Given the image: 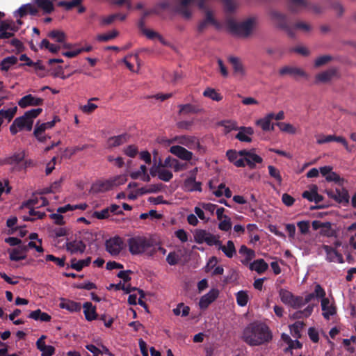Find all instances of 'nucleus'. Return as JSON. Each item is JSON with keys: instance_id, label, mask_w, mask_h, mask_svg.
I'll use <instances>...</instances> for the list:
<instances>
[{"instance_id": "f257e3e1", "label": "nucleus", "mask_w": 356, "mask_h": 356, "mask_svg": "<svg viewBox=\"0 0 356 356\" xmlns=\"http://www.w3.org/2000/svg\"><path fill=\"white\" fill-rule=\"evenodd\" d=\"M242 339L250 346H259L270 341L272 334L266 325L254 322L244 328Z\"/></svg>"}, {"instance_id": "f03ea898", "label": "nucleus", "mask_w": 356, "mask_h": 356, "mask_svg": "<svg viewBox=\"0 0 356 356\" xmlns=\"http://www.w3.org/2000/svg\"><path fill=\"white\" fill-rule=\"evenodd\" d=\"M257 25V20L255 17H249L242 22L229 19L226 22V29L232 34L246 38L252 33Z\"/></svg>"}, {"instance_id": "7ed1b4c3", "label": "nucleus", "mask_w": 356, "mask_h": 356, "mask_svg": "<svg viewBox=\"0 0 356 356\" xmlns=\"http://www.w3.org/2000/svg\"><path fill=\"white\" fill-rule=\"evenodd\" d=\"M48 204L47 200L42 196L33 197L26 202H24L21 209L25 212H27V215L23 216L24 220H34L38 218H41L44 215L43 211L38 210L40 207L46 206Z\"/></svg>"}, {"instance_id": "20e7f679", "label": "nucleus", "mask_w": 356, "mask_h": 356, "mask_svg": "<svg viewBox=\"0 0 356 356\" xmlns=\"http://www.w3.org/2000/svg\"><path fill=\"white\" fill-rule=\"evenodd\" d=\"M42 108H35L26 111L24 115L17 118L10 127V131L13 135L17 132L26 129L31 130L33 119L35 118L41 112Z\"/></svg>"}, {"instance_id": "39448f33", "label": "nucleus", "mask_w": 356, "mask_h": 356, "mask_svg": "<svg viewBox=\"0 0 356 356\" xmlns=\"http://www.w3.org/2000/svg\"><path fill=\"white\" fill-rule=\"evenodd\" d=\"M197 6L199 8L202 10L204 14L203 19L201 20L197 25L198 31H203L209 26H213L216 28L219 29L220 24L215 18L213 11L209 6L204 4L202 1H197Z\"/></svg>"}, {"instance_id": "423d86ee", "label": "nucleus", "mask_w": 356, "mask_h": 356, "mask_svg": "<svg viewBox=\"0 0 356 356\" xmlns=\"http://www.w3.org/2000/svg\"><path fill=\"white\" fill-rule=\"evenodd\" d=\"M129 250L131 254H141L150 247L149 240L144 236H134L127 241Z\"/></svg>"}, {"instance_id": "0eeeda50", "label": "nucleus", "mask_w": 356, "mask_h": 356, "mask_svg": "<svg viewBox=\"0 0 356 356\" xmlns=\"http://www.w3.org/2000/svg\"><path fill=\"white\" fill-rule=\"evenodd\" d=\"M278 294L281 302L286 306L293 309H299L302 307L303 298L294 296L292 292L286 289H280Z\"/></svg>"}, {"instance_id": "6e6552de", "label": "nucleus", "mask_w": 356, "mask_h": 356, "mask_svg": "<svg viewBox=\"0 0 356 356\" xmlns=\"http://www.w3.org/2000/svg\"><path fill=\"white\" fill-rule=\"evenodd\" d=\"M106 251L112 256H117L124 249L125 244L122 238L115 236L106 241Z\"/></svg>"}, {"instance_id": "1a4fd4ad", "label": "nucleus", "mask_w": 356, "mask_h": 356, "mask_svg": "<svg viewBox=\"0 0 356 356\" xmlns=\"http://www.w3.org/2000/svg\"><path fill=\"white\" fill-rule=\"evenodd\" d=\"M150 175L152 177L157 176L158 178L163 181H169L173 177V174L168 168L161 165V161L157 165H154L150 168Z\"/></svg>"}, {"instance_id": "9d476101", "label": "nucleus", "mask_w": 356, "mask_h": 356, "mask_svg": "<svg viewBox=\"0 0 356 356\" xmlns=\"http://www.w3.org/2000/svg\"><path fill=\"white\" fill-rule=\"evenodd\" d=\"M194 238L197 243H205L210 246H216L218 240V237L203 229L196 230L194 233Z\"/></svg>"}, {"instance_id": "9b49d317", "label": "nucleus", "mask_w": 356, "mask_h": 356, "mask_svg": "<svg viewBox=\"0 0 356 356\" xmlns=\"http://www.w3.org/2000/svg\"><path fill=\"white\" fill-rule=\"evenodd\" d=\"M197 168H195L188 172V177L184 183V189L187 191H201V184L196 181Z\"/></svg>"}, {"instance_id": "f8f14e48", "label": "nucleus", "mask_w": 356, "mask_h": 356, "mask_svg": "<svg viewBox=\"0 0 356 356\" xmlns=\"http://www.w3.org/2000/svg\"><path fill=\"white\" fill-rule=\"evenodd\" d=\"M321 306L322 315L327 320H329L337 313V309L332 298H327L323 300H321Z\"/></svg>"}, {"instance_id": "ddd939ff", "label": "nucleus", "mask_w": 356, "mask_h": 356, "mask_svg": "<svg viewBox=\"0 0 356 356\" xmlns=\"http://www.w3.org/2000/svg\"><path fill=\"white\" fill-rule=\"evenodd\" d=\"M320 172L323 176L327 181H334L343 185L344 179L341 178L340 176L332 170V167L330 165H325L320 168Z\"/></svg>"}, {"instance_id": "4468645a", "label": "nucleus", "mask_w": 356, "mask_h": 356, "mask_svg": "<svg viewBox=\"0 0 356 356\" xmlns=\"http://www.w3.org/2000/svg\"><path fill=\"white\" fill-rule=\"evenodd\" d=\"M140 32L149 40L152 41L159 40L161 44L164 45H168L169 43L161 36V35L157 31L145 27L143 24H140Z\"/></svg>"}, {"instance_id": "2eb2a0df", "label": "nucleus", "mask_w": 356, "mask_h": 356, "mask_svg": "<svg viewBox=\"0 0 356 356\" xmlns=\"http://www.w3.org/2000/svg\"><path fill=\"white\" fill-rule=\"evenodd\" d=\"M321 249L324 250L326 254V260L330 262L343 263V259L342 254H339L335 248L327 245H323Z\"/></svg>"}, {"instance_id": "dca6fc26", "label": "nucleus", "mask_w": 356, "mask_h": 356, "mask_svg": "<svg viewBox=\"0 0 356 356\" xmlns=\"http://www.w3.org/2000/svg\"><path fill=\"white\" fill-rule=\"evenodd\" d=\"M17 28L12 22H0V38H9L14 35Z\"/></svg>"}, {"instance_id": "f3484780", "label": "nucleus", "mask_w": 356, "mask_h": 356, "mask_svg": "<svg viewBox=\"0 0 356 356\" xmlns=\"http://www.w3.org/2000/svg\"><path fill=\"white\" fill-rule=\"evenodd\" d=\"M241 154H243V161L250 168H253L257 163H261L263 161L262 158L255 154L254 151L242 150Z\"/></svg>"}, {"instance_id": "a211bd4d", "label": "nucleus", "mask_w": 356, "mask_h": 356, "mask_svg": "<svg viewBox=\"0 0 356 356\" xmlns=\"http://www.w3.org/2000/svg\"><path fill=\"white\" fill-rule=\"evenodd\" d=\"M219 291L216 289H211L207 294L201 297L199 306L201 309H206L212 303L218 296Z\"/></svg>"}, {"instance_id": "6ab92c4d", "label": "nucleus", "mask_w": 356, "mask_h": 356, "mask_svg": "<svg viewBox=\"0 0 356 356\" xmlns=\"http://www.w3.org/2000/svg\"><path fill=\"white\" fill-rule=\"evenodd\" d=\"M179 143L192 149L202 152L204 151V147L200 144L197 138L193 136H183L179 138Z\"/></svg>"}, {"instance_id": "aec40b11", "label": "nucleus", "mask_w": 356, "mask_h": 356, "mask_svg": "<svg viewBox=\"0 0 356 356\" xmlns=\"http://www.w3.org/2000/svg\"><path fill=\"white\" fill-rule=\"evenodd\" d=\"M170 152L180 159L190 161L193 158V153L179 145H173L170 148Z\"/></svg>"}, {"instance_id": "412c9836", "label": "nucleus", "mask_w": 356, "mask_h": 356, "mask_svg": "<svg viewBox=\"0 0 356 356\" xmlns=\"http://www.w3.org/2000/svg\"><path fill=\"white\" fill-rule=\"evenodd\" d=\"M43 99L42 98L33 96L32 95H27L19 100L18 105L24 108L28 106H39L41 105Z\"/></svg>"}, {"instance_id": "4be33fe9", "label": "nucleus", "mask_w": 356, "mask_h": 356, "mask_svg": "<svg viewBox=\"0 0 356 356\" xmlns=\"http://www.w3.org/2000/svg\"><path fill=\"white\" fill-rule=\"evenodd\" d=\"M337 70L334 67L330 68L317 74L315 76L316 83H327L337 76Z\"/></svg>"}, {"instance_id": "5701e85b", "label": "nucleus", "mask_w": 356, "mask_h": 356, "mask_svg": "<svg viewBox=\"0 0 356 356\" xmlns=\"http://www.w3.org/2000/svg\"><path fill=\"white\" fill-rule=\"evenodd\" d=\"M274 118V113H269L264 116L262 118L256 121V124L261 128L264 131H273L274 129V124L271 121Z\"/></svg>"}, {"instance_id": "b1692460", "label": "nucleus", "mask_w": 356, "mask_h": 356, "mask_svg": "<svg viewBox=\"0 0 356 356\" xmlns=\"http://www.w3.org/2000/svg\"><path fill=\"white\" fill-rule=\"evenodd\" d=\"M150 172L148 173L147 168L145 165H141L138 170L133 171L130 174L132 179H138L145 182H149L150 181Z\"/></svg>"}, {"instance_id": "393cba45", "label": "nucleus", "mask_w": 356, "mask_h": 356, "mask_svg": "<svg viewBox=\"0 0 356 356\" xmlns=\"http://www.w3.org/2000/svg\"><path fill=\"white\" fill-rule=\"evenodd\" d=\"M46 336L42 335L36 341L37 348L41 352L42 356H51L54 353V348L45 344Z\"/></svg>"}, {"instance_id": "a878e982", "label": "nucleus", "mask_w": 356, "mask_h": 356, "mask_svg": "<svg viewBox=\"0 0 356 356\" xmlns=\"http://www.w3.org/2000/svg\"><path fill=\"white\" fill-rule=\"evenodd\" d=\"M302 197L310 202L318 203L323 200V197L318 193V187L316 185H312L309 190L302 193Z\"/></svg>"}, {"instance_id": "bb28decb", "label": "nucleus", "mask_w": 356, "mask_h": 356, "mask_svg": "<svg viewBox=\"0 0 356 356\" xmlns=\"http://www.w3.org/2000/svg\"><path fill=\"white\" fill-rule=\"evenodd\" d=\"M216 247L222 251L228 258H232L236 254V249L234 243L232 241H228L225 245H222L221 242L218 240Z\"/></svg>"}, {"instance_id": "cd10ccee", "label": "nucleus", "mask_w": 356, "mask_h": 356, "mask_svg": "<svg viewBox=\"0 0 356 356\" xmlns=\"http://www.w3.org/2000/svg\"><path fill=\"white\" fill-rule=\"evenodd\" d=\"M209 186L212 193L216 197H221L223 195L227 197H230L232 196L231 191L228 188H226L223 184H220L218 187H216L213 185V181H210Z\"/></svg>"}, {"instance_id": "c85d7f7f", "label": "nucleus", "mask_w": 356, "mask_h": 356, "mask_svg": "<svg viewBox=\"0 0 356 356\" xmlns=\"http://www.w3.org/2000/svg\"><path fill=\"white\" fill-rule=\"evenodd\" d=\"M228 60L232 66L234 73L236 76L243 77L245 75V67L238 58L230 56Z\"/></svg>"}, {"instance_id": "c756f323", "label": "nucleus", "mask_w": 356, "mask_h": 356, "mask_svg": "<svg viewBox=\"0 0 356 356\" xmlns=\"http://www.w3.org/2000/svg\"><path fill=\"white\" fill-rule=\"evenodd\" d=\"M242 151L236 152L234 150H229L227 152V156L230 162L233 163L237 167L245 166V161H243V154H241Z\"/></svg>"}, {"instance_id": "7c9ffc66", "label": "nucleus", "mask_w": 356, "mask_h": 356, "mask_svg": "<svg viewBox=\"0 0 356 356\" xmlns=\"http://www.w3.org/2000/svg\"><path fill=\"white\" fill-rule=\"evenodd\" d=\"M113 181L111 178L106 180L98 181L92 186V190L95 193L107 191L113 187Z\"/></svg>"}, {"instance_id": "2f4dec72", "label": "nucleus", "mask_w": 356, "mask_h": 356, "mask_svg": "<svg viewBox=\"0 0 356 356\" xmlns=\"http://www.w3.org/2000/svg\"><path fill=\"white\" fill-rule=\"evenodd\" d=\"M66 248L72 254H79L84 252L86 245L81 241H73L66 243Z\"/></svg>"}, {"instance_id": "473e14b6", "label": "nucleus", "mask_w": 356, "mask_h": 356, "mask_svg": "<svg viewBox=\"0 0 356 356\" xmlns=\"http://www.w3.org/2000/svg\"><path fill=\"white\" fill-rule=\"evenodd\" d=\"M330 196L339 203L346 204L349 201L348 191L344 188L336 189L330 193Z\"/></svg>"}, {"instance_id": "72a5a7b5", "label": "nucleus", "mask_w": 356, "mask_h": 356, "mask_svg": "<svg viewBox=\"0 0 356 356\" xmlns=\"http://www.w3.org/2000/svg\"><path fill=\"white\" fill-rule=\"evenodd\" d=\"M238 252L243 257L241 262L244 265L248 266L250 263V261L255 257L254 251L248 248L245 245H241Z\"/></svg>"}, {"instance_id": "f704fd0d", "label": "nucleus", "mask_w": 356, "mask_h": 356, "mask_svg": "<svg viewBox=\"0 0 356 356\" xmlns=\"http://www.w3.org/2000/svg\"><path fill=\"white\" fill-rule=\"evenodd\" d=\"M38 13V10L31 3H27L22 6L18 10H17L14 13V15L15 17H21L24 15L29 13L31 15H35Z\"/></svg>"}, {"instance_id": "c9c22d12", "label": "nucleus", "mask_w": 356, "mask_h": 356, "mask_svg": "<svg viewBox=\"0 0 356 356\" xmlns=\"http://www.w3.org/2000/svg\"><path fill=\"white\" fill-rule=\"evenodd\" d=\"M59 307L62 309H67L70 312H78L81 309L80 303L63 298L60 300Z\"/></svg>"}, {"instance_id": "e433bc0d", "label": "nucleus", "mask_w": 356, "mask_h": 356, "mask_svg": "<svg viewBox=\"0 0 356 356\" xmlns=\"http://www.w3.org/2000/svg\"><path fill=\"white\" fill-rule=\"evenodd\" d=\"M251 270H254L259 274L264 273L268 268V264L262 259H257L248 265Z\"/></svg>"}, {"instance_id": "4c0bfd02", "label": "nucleus", "mask_w": 356, "mask_h": 356, "mask_svg": "<svg viewBox=\"0 0 356 356\" xmlns=\"http://www.w3.org/2000/svg\"><path fill=\"white\" fill-rule=\"evenodd\" d=\"M54 1L55 0H34L38 7L45 14H49L54 10Z\"/></svg>"}, {"instance_id": "58836bf2", "label": "nucleus", "mask_w": 356, "mask_h": 356, "mask_svg": "<svg viewBox=\"0 0 356 356\" xmlns=\"http://www.w3.org/2000/svg\"><path fill=\"white\" fill-rule=\"evenodd\" d=\"M253 133L254 131L252 127H241L236 138L243 142H250L252 140L250 136Z\"/></svg>"}, {"instance_id": "ea45409f", "label": "nucleus", "mask_w": 356, "mask_h": 356, "mask_svg": "<svg viewBox=\"0 0 356 356\" xmlns=\"http://www.w3.org/2000/svg\"><path fill=\"white\" fill-rule=\"evenodd\" d=\"M270 18L275 25L284 29L286 26V17L280 12L273 11L270 14Z\"/></svg>"}, {"instance_id": "a19ab883", "label": "nucleus", "mask_w": 356, "mask_h": 356, "mask_svg": "<svg viewBox=\"0 0 356 356\" xmlns=\"http://www.w3.org/2000/svg\"><path fill=\"white\" fill-rule=\"evenodd\" d=\"M127 142L126 135H120L114 137H111L107 140L106 147L112 149L118 147Z\"/></svg>"}, {"instance_id": "79ce46f5", "label": "nucleus", "mask_w": 356, "mask_h": 356, "mask_svg": "<svg viewBox=\"0 0 356 356\" xmlns=\"http://www.w3.org/2000/svg\"><path fill=\"white\" fill-rule=\"evenodd\" d=\"M47 36L60 44L64 43L67 40L65 33L61 30H53L48 33Z\"/></svg>"}, {"instance_id": "37998d69", "label": "nucleus", "mask_w": 356, "mask_h": 356, "mask_svg": "<svg viewBox=\"0 0 356 356\" xmlns=\"http://www.w3.org/2000/svg\"><path fill=\"white\" fill-rule=\"evenodd\" d=\"M83 308L85 317L88 321H92L96 318L97 314L95 307L93 306L91 302H87L84 303Z\"/></svg>"}, {"instance_id": "c03bdc74", "label": "nucleus", "mask_w": 356, "mask_h": 356, "mask_svg": "<svg viewBox=\"0 0 356 356\" xmlns=\"http://www.w3.org/2000/svg\"><path fill=\"white\" fill-rule=\"evenodd\" d=\"M26 248H14L8 250L9 258L12 261H20L26 258L25 254Z\"/></svg>"}, {"instance_id": "a18cd8bd", "label": "nucleus", "mask_w": 356, "mask_h": 356, "mask_svg": "<svg viewBox=\"0 0 356 356\" xmlns=\"http://www.w3.org/2000/svg\"><path fill=\"white\" fill-rule=\"evenodd\" d=\"M17 58L15 56H8L3 58L0 63L1 70L3 72L8 71L17 63Z\"/></svg>"}, {"instance_id": "49530a36", "label": "nucleus", "mask_w": 356, "mask_h": 356, "mask_svg": "<svg viewBox=\"0 0 356 356\" xmlns=\"http://www.w3.org/2000/svg\"><path fill=\"white\" fill-rule=\"evenodd\" d=\"M250 299L248 291L241 290L236 293V300L237 305L240 307H245L248 305Z\"/></svg>"}, {"instance_id": "de8ad7c7", "label": "nucleus", "mask_w": 356, "mask_h": 356, "mask_svg": "<svg viewBox=\"0 0 356 356\" xmlns=\"http://www.w3.org/2000/svg\"><path fill=\"white\" fill-rule=\"evenodd\" d=\"M29 318L35 321H41L42 322H49L51 321V317L47 313L42 312L40 309H36L31 312L29 316Z\"/></svg>"}, {"instance_id": "09e8293b", "label": "nucleus", "mask_w": 356, "mask_h": 356, "mask_svg": "<svg viewBox=\"0 0 356 356\" xmlns=\"http://www.w3.org/2000/svg\"><path fill=\"white\" fill-rule=\"evenodd\" d=\"M313 310L314 305H309L303 310H299L294 312L291 315V318L293 319L307 318L312 314Z\"/></svg>"}, {"instance_id": "8fccbe9b", "label": "nucleus", "mask_w": 356, "mask_h": 356, "mask_svg": "<svg viewBox=\"0 0 356 356\" xmlns=\"http://www.w3.org/2000/svg\"><path fill=\"white\" fill-rule=\"evenodd\" d=\"M280 73L281 74H296L301 76L307 77V74L301 69L297 68V67H284L280 70Z\"/></svg>"}, {"instance_id": "3c124183", "label": "nucleus", "mask_w": 356, "mask_h": 356, "mask_svg": "<svg viewBox=\"0 0 356 356\" xmlns=\"http://www.w3.org/2000/svg\"><path fill=\"white\" fill-rule=\"evenodd\" d=\"M203 95L213 101L220 102L222 99V96L216 90L211 88H207L203 92Z\"/></svg>"}, {"instance_id": "603ef678", "label": "nucleus", "mask_w": 356, "mask_h": 356, "mask_svg": "<svg viewBox=\"0 0 356 356\" xmlns=\"http://www.w3.org/2000/svg\"><path fill=\"white\" fill-rule=\"evenodd\" d=\"M276 125L282 132L294 135L298 132V129L293 124L288 122H277Z\"/></svg>"}, {"instance_id": "864d4df0", "label": "nucleus", "mask_w": 356, "mask_h": 356, "mask_svg": "<svg viewBox=\"0 0 356 356\" xmlns=\"http://www.w3.org/2000/svg\"><path fill=\"white\" fill-rule=\"evenodd\" d=\"M40 48L47 49L51 53L56 54L59 51L60 46L55 44L50 43L49 40L44 39L41 41L40 44Z\"/></svg>"}, {"instance_id": "5fc2aeb1", "label": "nucleus", "mask_w": 356, "mask_h": 356, "mask_svg": "<svg viewBox=\"0 0 356 356\" xmlns=\"http://www.w3.org/2000/svg\"><path fill=\"white\" fill-rule=\"evenodd\" d=\"M119 33L116 30H112L105 33L99 34L97 36V40L99 42H108L114 39L118 35Z\"/></svg>"}, {"instance_id": "6e6d98bb", "label": "nucleus", "mask_w": 356, "mask_h": 356, "mask_svg": "<svg viewBox=\"0 0 356 356\" xmlns=\"http://www.w3.org/2000/svg\"><path fill=\"white\" fill-rule=\"evenodd\" d=\"M172 312L175 316H187L189 314L190 308L184 303H179Z\"/></svg>"}, {"instance_id": "4d7b16f0", "label": "nucleus", "mask_w": 356, "mask_h": 356, "mask_svg": "<svg viewBox=\"0 0 356 356\" xmlns=\"http://www.w3.org/2000/svg\"><path fill=\"white\" fill-rule=\"evenodd\" d=\"M303 326V323L300 321L296 322L294 324L289 326L290 332L293 337L297 339L300 337V331Z\"/></svg>"}, {"instance_id": "13d9d810", "label": "nucleus", "mask_w": 356, "mask_h": 356, "mask_svg": "<svg viewBox=\"0 0 356 356\" xmlns=\"http://www.w3.org/2000/svg\"><path fill=\"white\" fill-rule=\"evenodd\" d=\"M320 234L327 237H332L335 235V231L332 228L329 222H325L320 231Z\"/></svg>"}, {"instance_id": "bf43d9fd", "label": "nucleus", "mask_w": 356, "mask_h": 356, "mask_svg": "<svg viewBox=\"0 0 356 356\" xmlns=\"http://www.w3.org/2000/svg\"><path fill=\"white\" fill-rule=\"evenodd\" d=\"M293 29L302 33H307L312 30V26L305 22H298L293 25Z\"/></svg>"}, {"instance_id": "052dcab7", "label": "nucleus", "mask_w": 356, "mask_h": 356, "mask_svg": "<svg viewBox=\"0 0 356 356\" xmlns=\"http://www.w3.org/2000/svg\"><path fill=\"white\" fill-rule=\"evenodd\" d=\"M97 97H93L89 99L88 103L83 106H80V110L84 113H92L97 108V105L93 103H91V100H97Z\"/></svg>"}, {"instance_id": "680f3d73", "label": "nucleus", "mask_w": 356, "mask_h": 356, "mask_svg": "<svg viewBox=\"0 0 356 356\" xmlns=\"http://www.w3.org/2000/svg\"><path fill=\"white\" fill-rule=\"evenodd\" d=\"M90 263V259L75 261L72 260L71 267L76 270H81L83 267L87 266Z\"/></svg>"}, {"instance_id": "e2e57ef3", "label": "nucleus", "mask_w": 356, "mask_h": 356, "mask_svg": "<svg viewBox=\"0 0 356 356\" xmlns=\"http://www.w3.org/2000/svg\"><path fill=\"white\" fill-rule=\"evenodd\" d=\"M82 1L83 0H72L71 1H60L58 2V6L64 7L68 10L81 4Z\"/></svg>"}, {"instance_id": "0e129e2a", "label": "nucleus", "mask_w": 356, "mask_h": 356, "mask_svg": "<svg viewBox=\"0 0 356 356\" xmlns=\"http://www.w3.org/2000/svg\"><path fill=\"white\" fill-rule=\"evenodd\" d=\"M63 179L62 178L58 180L55 181L54 183L51 184V186L45 189V193H56L60 191L62 186Z\"/></svg>"}, {"instance_id": "69168bd1", "label": "nucleus", "mask_w": 356, "mask_h": 356, "mask_svg": "<svg viewBox=\"0 0 356 356\" xmlns=\"http://www.w3.org/2000/svg\"><path fill=\"white\" fill-rule=\"evenodd\" d=\"M59 121L58 117H54V120L47 122L42 123L40 124H37L35 125L36 129H38L42 131H45L47 129H51L54 127L56 122Z\"/></svg>"}, {"instance_id": "338daca9", "label": "nucleus", "mask_w": 356, "mask_h": 356, "mask_svg": "<svg viewBox=\"0 0 356 356\" xmlns=\"http://www.w3.org/2000/svg\"><path fill=\"white\" fill-rule=\"evenodd\" d=\"M332 56L329 55H323L316 58L314 60V65L316 67L323 66L331 61Z\"/></svg>"}, {"instance_id": "774afa93", "label": "nucleus", "mask_w": 356, "mask_h": 356, "mask_svg": "<svg viewBox=\"0 0 356 356\" xmlns=\"http://www.w3.org/2000/svg\"><path fill=\"white\" fill-rule=\"evenodd\" d=\"M316 143L318 145L330 143L332 141H334L335 136L334 135H327L325 136L323 134H318L316 136Z\"/></svg>"}]
</instances>
